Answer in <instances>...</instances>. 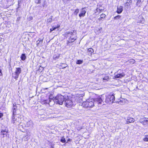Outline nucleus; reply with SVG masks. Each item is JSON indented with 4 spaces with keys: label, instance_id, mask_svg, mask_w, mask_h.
Returning a JSON list of instances; mask_svg holds the SVG:
<instances>
[{
    "label": "nucleus",
    "instance_id": "9d476101",
    "mask_svg": "<svg viewBox=\"0 0 148 148\" xmlns=\"http://www.w3.org/2000/svg\"><path fill=\"white\" fill-rule=\"evenodd\" d=\"M23 123H24V124H23V127H21L22 128L24 127H28L32 125V122L31 121H29L27 122H25L23 121Z\"/></svg>",
    "mask_w": 148,
    "mask_h": 148
},
{
    "label": "nucleus",
    "instance_id": "a19ab883",
    "mask_svg": "<svg viewBox=\"0 0 148 148\" xmlns=\"http://www.w3.org/2000/svg\"><path fill=\"white\" fill-rule=\"evenodd\" d=\"M143 18L142 19V21H139V22L141 23H143V22L144 21V20H143Z\"/></svg>",
    "mask_w": 148,
    "mask_h": 148
},
{
    "label": "nucleus",
    "instance_id": "423d86ee",
    "mask_svg": "<svg viewBox=\"0 0 148 148\" xmlns=\"http://www.w3.org/2000/svg\"><path fill=\"white\" fill-rule=\"evenodd\" d=\"M52 102H53L52 99L50 97L49 99L43 100L41 101V103L42 104L49 105L50 106H51L53 104V103H51Z\"/></svg>",
    "mask_w": 148,
    "mask_h": 148
},
{
    "label": "nucleus",
    "instance_id": "c03bdc74",
    "mask_svg": "<svg viewBox=\"0 0 148 148\" xmlns=\"http://www.w3.org/2000/svg\"><path fill=\"white\" fill-rule=\"evenodd\" d=\"M0 73H1V74H2V73H1V69H0Z\"/></svg>",
    "mask_w": 148,
    "mask_h": 148
},
{
    "label": "nucleus",
    "instance_id": "f257e3e1",
    "mask_svg": "<svg viewBox=\"0 0 148 148\" xmlns=\"http://www.w3.org/2000/svg\"><path fill=\"white\" fill-rule=\"evenodd\" d=\"M101 97H97L94 99H87L86 101L83 102L82 105L85 108H91L93 107L95 104H97L100 105L102 103L103 100L102 98L103 96H101Z\"/></svg>",
    "mask_w": 148,
    "mask_h": 148
},
{
    "label": "nucleus",
    "instance_id": "1a4fd4ad",
    "mask_svg": "<svg viewBox=\"0 0 148 148\" xmlns=\"http://www.w3.org/2000/svg\"><path fill=\"white\" fill-rule=\"evenodd\" d=\"M139 122L143 125H146L148 124V118H141L139 120Z\"/></svg>",
    "mask_w": 148,
    "mask_h": 148
},
{
    "label": "nucleus",
    "instance_id": "b1692460",
    "mask_svg": "<svg viewBox=\"0 0 148 148\" xmlns=\"http://www.w3.org/2000/svg\"><path fill=\"white\" fill-rule=\"evenodd\" d=\"M60 27V25L57 26V27H53L52 28L50 29V32H51L53 30H55L56 28Z\"/></svg>",
    "mask_w": 148,
    "mask_h": 148
},
{
    "label": "nucleus",
    "instance_id": "49530a36",
    "mask_svg": "<svg viewBox=\"0 0 148 148\" xmlns=\"http://www.w3.org/2000/svg\"><path fill=\"white\" fill-rule=\"evenodd\" d=\"M147 110H148V108L147 109Z\"/></svg>",
    "mask_w": 148,
    "mask_h": 148
},
{
    "label": "nucleus",
    "instance_id": "393cba45",
    "mask_svg": "<svg viewBox=\"0 0 148 148\" xmlns=\"http://www.w3.org/2000/svg\"><path fill=\"white\" fill-rule=\"evenodd\" d=\"M52 17L53 16H51V17L50 18H48L47 19V23H50L52 22Z\"/></svg>",
    "mask_w": 148,
    "mask_h": 148
},
{
    "label": "nucleus",
    "instance_id": "39448f33",
    "mask_svg": "<svg viewBox=\"0 0 148 148\" xmlns=\"http://www.w3.org/2000/svg\"><path fill=\"white\" fill-rule=\"evenodd\" d=\"M21 70L20 68H16V70L14 73H12L13 77L16 79L17 80L19 77V74L21 73Z\"/></svg>",
    "mask_w": 148,
    "mask_h": 148
},
{
    "label": "nucleus",
    "instance_id": "cd10ccee",
    "mask_svg": "<svg viewBox=\"0 0 148 148\" xmlns=\"http://www.w3.org/2000/svg\"><path fill=\"white\" fill-rule=\"evenodd\" d=\"M103 79L104 80L108 81L109 79V77L107 76L103 78Z\"/></svg>",
    "mask_w": 148,
    "mask_h": 148
},
{
    "label": "nucleus",
    "instance_id": "c9c22d12",
    "mask_svg": "<svg viewBox=\"0 0 148 148\" xmlns=\"http://www.w3.org/2000/svg\"><path fill=\"white\" fill-rule=\"evenodd\" d=\"M141 0H138L137 1V3H136V5L137 6H138L139 3H140L141 2Z\"/></svg>",
    "mask_w": 148,
    "mask_h": 148
},
{
    "label": "nucleus",
    "instance_id": "473e14b6",
    "mask_svg": "<svg viewBox=\"0 0 148 148\" xmlns=\"http://www.w3.org/2000/svg\"><path fill=\"white\" fill-rule=\"evenodd\" d=\"M60 141L63 143H64L66 142V140L64 138H62L61 140Z\"/></svg>",
    "mask_w": 148,
    "mask_h": 148
},
{
    "label": "nucleus",
    "instance_id": "72a5a7b5",
    "mask_svg": "<svg viewBox=\"0 0 148 148\" xmlns=\"http://www.w3.org/2000/svg\"><path fill=\"white\" fill-rule=\"evenodd\" d=\"M143 140L145 141L148 142V137H145L144 138H143Z\"/></svg>",
    "mask_w": 148,
    "mask_h": 148
},
{
    "label": "nucleus",
    "instance_id": "79ce46f5",
    "mask_svg": "<svg viewBox=\"0 0 148 148\" xmlns=\"http://www.w3.org/2000/svg\"><path fill=\"white\" fill-rule=\"evenodd\" d=\"M59 58V56H58L57 57H55V58L54 57V58L55 59V60H56V58L57 59H58V58Z\"/></svg>",
    "mask_w": 148,
    "mask_h": 148
},
{
    "label": "nucleus",
    "instance_id": "2f4dec72",
    "mask_svg": "<svg viewBox=\"0 0 148 148\" xmlns=\"http://www.w3.org/2000/svg\"><path fill=\"white\" fill-rule=\"evenodd\" d=\"M79 9H76L74 12V13L76 15H77V13L79 12Z\"/></svg>",
    "mask_w": 148,
    "mask_h": 148
},
{
    "label": "nucleus",
    "instance_id": "9b49d317",
    "mask_svg": "<svg viewBox=\"0 0 148 148\" xmlns=\"http://www.w3.org/2000/svg\"><path fill=\"white\" fill-rule=\"evenodd\" d=\"M119 70H118L117 72L120 73L119 72ZM125 75V74L123 72H122L121 73H118L117 75H115L114 77L115 78H121L122 77H124Z\"/></svg>",
    "mask_w": 148,
    "mask_h": 148
},
{
    "label": "nucleus",
    "instance_id": "dca6fc26",
    "mask_svg": "<svg viewBox=\"0 0 148 148\" xmlns=\"http://www.w3.org/2000/svg\"><path fill=\"white\" fill-rule=\"evenodd\" d=\"M134 121L135 120L134 119L130 117H128L127 120V123H131L134 122Z\"/></svg>",
    "mask_w": 148,
    "mask_h": 148
},
{
    "label": "nucleus",
    "instance_id": "e433bc0d",
    "mask_svg": "<svg viewBox=\"0 0 148 148\" xmlns=\"http://www.w3.org/2000/svg\"><path fill=\"white\" fill-rule=\"evenodd\" d=\"M127 2L128 3H130V4L132 3V0H127Z\"/></svg>",
    "mask_w": 148,
    "mask_h": 148
},
{
    "label": "nucleus",
    "instance_id": "7ed1b4c3",
    "mask_svg": "<svg viewBox=\"0 0 148 148\" xmlns=\"http://www.w3.org/2000/svg\"><path fill=\"white\" fill-rule=\"evenodd\" d=\"M115 97L113 95H107L106 96L105 102L107 103L112 104L114 102Z\"/></svg>",
    "mask_w": 148,
    "mask_h": 148
},
{
    "label": "nucleus",
    "instance_id": "37998d69",
    "mask_svg": "<svg viewBox=\"0 0 148 148\" xmlns=\"http://www.w3.org/2000/svg\"><path fill=\"white\" fill-rule=\"evenodd\" d=\"M145 137H148V134H146L145 135Z\"/></svg>",
    "mask_w": 148,
    "mask_h": 148
},
{
    "label": "nucleus",
    "instance_id": "6ab92c4d",
    "mask_svg": "<svg viewBox=\"0 0 148 148\" xmlns=\"http://www.w3.org/2000/svg\"><path fill=\"white\" fill-rule=\"evenodd\" d=\"M40 40H39L36 41V45L37 46L40 45L42 43L43 40L42 39H40Z\"/></svg>",
    "mask_w": 148,
    "mask_h": 148
},
{
    "label": "nucleus",
    "instance_id": "4c0bfd02",
    "mask_svg": "<svg viewBox=\"0 0 148 148\" xmlns=\"http://www.w3.org/2000/svg\"><path fill=\"white\" fill-rule=\"evenodd\" d=\"M130 5V3H128L126 2L125 3V6H129Z\"/></svg>",
    "mask_w": 148,
    "mask_h": 148
},
{
    "label": "nucleus",
    "instance_id": "58836bf2",
    "mask_svg": "<svg viewBox=\"0 0 148 148\" xmlns=\"http://www.w3.org/2000/svg\"><path fill=\"white\" fill-rule=\"evenodd\" d=\"M3 115L2 113H0V118H1L3 116Z\"/></svg>",
    "mask_w": 148,
    "mask_h": 148
},
{
    "label": "nucleus",
    "instance_id": "4468645a",
    "mask_svg": "<svg viewBox=\"0 0 148 148\" xmlns=\"http://www.w3.org/2000/svg\"><path fill=\"white\" fill-rule=\"evenodd\" d=\"M75 34L74 32H73V33L72 32H66L65 34V36L66 37H69L70 36L71 37V36L73 35V34Z\"/></svg>",
    "mask_w": 148,
    "mask_h": 148
},
{
    "label": "nucleus",
    "instance_id": "a211bd4d",
    "mask_svg": "<svg viewBox=\"0 0 148 148\" xmlns=\"http://www.w3.org/2000/svg\"><path fill=\"white\" fill-rule=\"evenodd\" d=\"M19 110L18 109H16L15 110H12L13 115V116H15V115H17L19 114L18 112Z\"/></svg>",
    "mask_w": 148,
    "mask_h": 148
},
{
    "label": "nucleus",
    "instance_id": "ddd939ff",
    "mask_svg": "<svg viewBox=\"0 0 148 148\" xmlns=\"http://www.w3.org/2000/svg\"><path fill=\"white\" fill-rule=\"evenodd\" d=\"M123 10V7L122 6H118L116 12L118 14L121 13Z\"/></svg>",
    "mask_w": 148,
    "mask_h": 148
},
{
    "label": "nucleus",
    "instance_id": "ea45409f",
    "mask_svg": "<svg viewBox=\"0 0 148 148\" xmlns=\"http://www.w3.org/2000/svg\"><path fill=\"white\" fill-rule=\"evenodd\" d=\"M82 128L81 127H77V129L78 130H81V129H82Z\"/></svg>",
    "mask_w": 148,
    "mask_h": 148
},
{
    "label": "nucleus",
    "instance_id": "4be33fe9",
    "mask_svg": "<svg viewBox=\"0 0 148 148\" xmlns=\"http://www.w3.org/2000/svg\"><path fill=\"white\" fill-rule=\"evenodd\" d=\"M67 65L66 64L64 63H62L60 65V68L64 69L66 67Z\"/></svg>",
    "mask_w": 148,
    "mask_h": 148
},
{
    "label": "nucleus",
    "instance_id": "5701e85b",
    "mask_svg": "<svg viewBox=\"0 0 148 148\" xmlns=\"http://www.w3.org/2000/svg\"><path fill=\"white\" fill-rule=\"evenodd\" d=\"M106 16V15L105 14H102L101 15L100 17L99 18V21L102 20V19L104 18Z\"/></svg>",
    "mask_w": 148,
    "mask_h": 148
},
{
    "label": "nucleus",
    "instance_id": "c756f323",
    "mask_svg": "<svg viewBox=\"0 0 148 148\" xmlns=\"http://www.w3.org/2000/svg\"><path fill=\"white\" fill-rule=\"evenodd\" d=\"M17 107L16 106V104H13V107L12 108V110H15L16 109H17Z\"/></svg>",
    "mask_w": 148,
    "mask_h": 148
},
{
    "label": "nucleus",
    "instance_id": "a878e982",
    "mask_svg": "<svg viewBox=\"0 0 148 148\" xmlns=\"http://www.w3.org/2000/svg\"><path fill=\"white\" fill-rule=\"evenodd\" d=\"M128 62L130 64H133L135 63V61L134 59H131L129 60Z\"/></svg>",
    "mask_w": 148,
    "mask_h": 148
},
{
    "label": "nucleus",
    "instance_id": "6e6552de",
    "mask_svg": "<svg viewBox=\"0 0 148 148\" xmlns=\"http://www.w3.org/2000/svg\"><path fill=\"white\" fill-rule=\"evenodd\" d=\"M76 34H73V35L71 36L70 38H69L67 41V44L68 45L70 43L73 42L76 39Z\"/></svg>",
    "mask_w": 148,
    "mask_h": 148
},
{
    "label": "nucleus",
    "instance_id": "0eeeda50",
    "mask_svg": "<svg viewBox=\"0 0 148 148\" xmlns=\"http://www.w3.org/2000/svg\"><path fill=\"white\" fill-rule=\"evenodd\" d=\"M64 101L65 106L67 107L71 108L73 105L72 101L69 98H65Z\"/></svg>",
    "mask_w": 148,
    "mask_h": 148
},
{
    "label": "nucleus",
    "instance_id": "f3484780",
    "mask_svg": "<svg viewBox=\"0 0 148 148\" xmlns=\"http://www.w3.org/2000/svg\"><path fill=\"white\" fill-rule=\"evenodd\" d=\"M8 132V130L6 129L2 130L1 131V134L3 135H7V134Z\"/></svg>",
    "mask_w": 148,
    "mask_h": 148
},
{
    "label": "nucleus",
    "instance_id": "c85d7f7f",
    "mask_svg": "<svg viewBox=\"0 0 148 148\" xmlns=\"http://www.w3.org/2000/svg\"><path fill=\"white\" fill-rule=\"evenodd\" d=\"M121 16L120 15H118L115 17H114V19L115 20H117L120 19Z\"/></svg>",
    "mask_w": 148,
    "mask_h": 148
},
{
    "label": "nucleus",
    "instance_id": "f8f14e48",
    "mask_svg": "<svg viewBox=\"0 0 148 148\" xmlns=\"http://www.w3.org/2000/svg\"><path fill=\"white\" fill-rule=\"evenodd\" d=\"M85 8H82L80 13L79 14V16L80 17H84L86 12V10H85Z\"/></svg>",
    "mask_w": 148,
    "mask_h": 148
},
{
    "label": "nucleus",
    "instance_id": "2eb2a0df",
    "mask_svg": "<svg viewBox=\"0 0 148 148\" xmlns=\"http://www.w3.org/2000/svg\"><path fill=\"white\" fill-rule=\"evenodd\" d=\"M94 52L93 49L91 48H89L88 49V55L90 56H91Z\"/></svg>",
    "mask_w": 148,
    "mask_h": 148
},
{
    "label": "nucleus",
    "instance_id": "aec40b11",
    "mask_svg": "<svg viewBox=\"0 0 148 148\" xmlns=\"http://www.w3.org/2000/svg\"><path fill=\"white\" fill-rule=\"evenodd\" d=\"M21 58L22 60H25L26 58V56L25 54H22L21 56Z\"/></svg>",
    "mask_w": 148,
    "mask_h": 148
},
{
    "label": "nucleus",
    "instance_id": "bb28decb",
    "mask_svg": "<svg viewBox=\"0 0 148 148\" xmlns=\"http://www.w3.org/2000/svg\"><path fill=\"white\" fill-rule=\"evenodd\" d=\"M83 63V60H77L76 63L77 64H81Z\"/></svg>",
    "mask_w": 148,
    "mask_h": 148
},
{
    "label": "nucleus",
    "instance_id": "f03ea898",
    "mask_svg": "<svg viewBox=\"0 0 148 148\" xmlns=\"http://www.w3.org/2000/svg\"><path fill=\"white\" fill-rule=\"evenodd\" d=\"M65 98L64 96L60 94H58L55 97L52 99L53 103L57 104L62 105L64 100Z\"/></svg>",
    "mask_w": 148,
    "mask_h": 148
},
{
    "label": "nucleus",
    "instance_id": "412c9836",
    "mask_svg": "<svg viewBox=\"0 0 148 148\" xmlns=\"http://www.w3.org/2000/svg\"><path fill=\"white\" fill-rule=\"evenodd\" d=\"M42 6L43 8H45L47 6V2L45 1H43L42 3Z\"/></svg>",
    "mask_w": 148,
    "mask_h": 148
},
{
    "label": "nucleus",
    "instance_id": "7c9ffc66",
    "mask_svg": "<svg viewBox=\"0 0 148 148\" xmlns=\"http://www.w3.org/2000/svg\"><path fill=\"white\" fill-rule=\"evenodd\" d=\"M119 104L123 105L125 103V102H123L122 101L120 100V101L119 102H118Z\"/></svg>",
    "mask_w": 148,
    "mask_h": 148
},
{
    "label": "nucleus",
    "instance_id": "a18cd8bd",
    "mask_svg": "<svg viewBox=\"0 0 148 148\" xmlns=\"http://www.w3.org/2000/svg\"><path fill=\"white\" fill-rule=\"evenodd\" d=\"M51 148H54L52 146Z\"/></svg>",
    "mask_w": 148,
    "mask_h": 148
},
{
    "label": "nucleus",
    "instance_id": "f704fd0d",
    "mask_svg": "<svg viewBox=\"0 0 148 148\" xmlns=\"http://www.w3.org/2000/svg\"><path fill=\"white\" fill-rule=\"evenodd\" d=\"M41 0H36L35 2L37 4L39 3L40 2Z\"/></svg>",
    "mask_w": 148,
    "mask_h": 148
},
{
    "label": "nucleus",
    "instance_id": "20e7f679",
    "mask_svg": "<svg viewBox=\"0 0 148 148\" xmlns=\"http://www.w3.org/2000/svg\"><path fill=\"white\" fill-rule=\"evenodd\" d=\"M12 122L16 125L19 126V127H23V123L21 121V119L19 118H16L15 116H13L12 117Z\"/></svg>",
    "mask_w": 148,
    "mask_h": 148
}]
</instances>
